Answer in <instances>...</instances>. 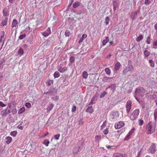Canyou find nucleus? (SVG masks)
<instances>
[{
    "label": "nucleus",
    "instance_id": "obj_1",
    "mask_svg": "<svg viewBox=\"0 0 157 157\" xmlns=\"http://www.w3.org/2000/svg\"><path fill=\"white\" fill-rule=\"evenodd\" d=\"M155 125L154 123L150 122L146 126V133L148 135L151 134L155 131Z\"/></svg>",
    "mask_w": 157,
    "mask_h": 157
},
{
    "label": "nucleus",
    "instance_id": "obj_2",
    "mask_svg": "<svg viewBox=\"0 0 157 157\" xmlns=\"http://www.w3.org/2000/svg\"><path fill=\"white\" fill-rule=\"evenodd\" d=\"M157 150V144L152 143L148 149V153L151 154L154 153Z\"/></svg>",
    "mask_w": 157,
    "mask_h": 157
},
{
    "label": "nucleus",
    "instance_id": "obj_3",
    "mask_svg": "<svg viewBox=\"0 0 157 157\" xmlns=\"http://www.w3.org/2000/svg\"><path fill=\"white\" fill-rule=\"evenodd\" d=\"M139 113L140 110L138 109L134 110L130 116V119L132 121L136 120L138 118Z\"/></svg>",
    "mask_w": 157,
    "mask_h": 157
},
{
    "label": "nucleus",
    "instance_id": "obj_4",
    "mask_svg": "<svg viewBox=\"0 0 157 157\" xmlns=\"http://www.w3.org/2000/svg\"><path fill=\"white\" fill-rule=\"evenodd\" d=\"M145 93V90L142 88H136L135 91V93L136 95H139L141 97L144 96Z\"/></svg>",
    "mask_w": 157,
    "mask_h": 157
},
{
    "label": "nucleus",
    "instance_id": "obj_5",
    "mask_svg": "<svg viewBox=\"0 0 157 157\" xmlns=\"http://www.w3.org/2000/svg\"><path fill=\"white\" fill-rule=\"evenodd\" d=\"M124 124L123 121H119L116 123L114 125V127L116 129H119L123 127Z\"/></svg>",
    "mask_w": 157,
    "mask_h": 157
},
{
    "label": "nucleus",
    "instance_id": "obj_6",
    "mask_svg": "<svg viewBox=\"0 0 157 157\" xmlns=\"http://www.w3.org/2000/svg\"><path fill=\"white\" fill-rule=\"evenodd\" d=\"M132 104V101L130 100H128L127 102L126 107V111L128 113H129L131 109Z\"/></svg>",
    "mask_w": 157,
    "mask_h": 157
},
{
    "label": "nucleus",
    "instance_id": "obj_7",
    "mask_svg": "<svg viewBox=\"0 0 157 157\" xmlns=\"http://www.w3.org/2000/svg\"><path fill=\"white\" fill-rule=\"evenodd\" d=\"M134 129L133 128L132 129L128 134L127 136H126L125 137L124 139V140H128L131 136L132 134L134 133Z\"/></svg>",
    "mask_w": 157,
    "mask_h": 157
},
{
    "label": "nucleus",
    "instance_id": "obj_8",
    "mask_svg": "<svg viewBox=\"0 0 157 157\" xmlns=\"http://www.w3.org/2000/svg\"><path fill=\"white\" fill-rule=\"evenodd\" d=\"M51 33L50 29L49 28H48L46 31L42 33V34L44 36L47 37Z\"/></svg>",
    "mask_w": 157,
    "mask_h": 157
},
{
    "label": "nucleus",
    "instance_id": "obj_9",
    "mask_svg": "<svg viewBox=\"0 0 157 157\" xmlns=\"http://www.w3.org/2000/svg\"><path fill=\"white\" fill-rule=\"evenodd\" d=\"M113 157H126V154L124 155L121 153H116L113 154Z\"/></svg>",
    "mask_w": 157,
    "mask_h": 157
},
{
    "label": "nucleus",
    "instance_id": "obj_10",
    "mask_svg": "<svg viewBox=\"0 0 157 157\" xmlns=\"http://www.w3.org/2000/svg\"><path fill=\"white\" fill-rule=\"evenodd\" d=\"M87 37V35L86 34H83L81 37L78 43L79 44H80L81 42H82Z\"/></svg>",
    "mask_w": 157,
    "mask_h": 157
},
{
    "label": "nucleus",
    "instance_id": "obj_11",
    "mask_svg": "<svg viewBox=\"0 0 157 157\" xmlns=\"http://www.w3.org/2000/svg\"><path fill=\"white\" fill-rule=\"evenodd\" d=\"M54 105L52 103H51L46 108V109L48 112H49L53 108Z\"/></svg>",
    "mask_w": 157,
    "mask_h": 157
},
{
    "label": "nucleus",
    "instance_id": "obj_12",
    "mask_svg": "<svg viewBox=\"0 0 157 157\" xmlns=\"http://www.w3.org/2000/svg\"><path fill=\"white\" fill-rule=\"evenodd\" d=\"M112 115L113 116V118L118 117L119 116V113L117 111H115L112 112Z\"/></svg>",
    "mask_w": 157,
    "mask_h": 157
},
{
    "label": "nucleus",
    "instance_id": "obj_13",
    "mask_svg": "<svg viewBox=\"0 0 157 157\" xmlns=\"http://www.w3.org/2000/svg\"><path fill=\"white\" fill-rule=\"evenodd\" d=\"M86 112H89L90 113H93V112H94V109L92 106H90L88 107L87 109L86 110Z\"/></svg>",
    "mask_w": 157,
    "mask_h": 157
},
{
    "label": "nucleus",
    "instance_id": "obj_14",
    "mask_svg": "<svg viewBox=\"0 0 157 157\" xmlns=\"http://www.w3.org/2000/svg\"><path fill=\"white\" fill-rule=\"evenodd\" d=\"M18 23V21L17 20L15 19H13L12 23V27L13 28L16 27Z\"/></svg>",
    "mask_w": 157,
    "mask_h": 157
},
{
    "label": "nucleus",
    "instance_id": "obj_15",
    "mask_svg": "<svg viewBox=\"0 0 157 157\" xmlns=\"http://www.w3.org/2000/svg\"><path fill=\"white\" fill-rule=\"evenodd\" d=\"M6 143L7 144H10L12 141V138L10 136H7L6 138Z\"/></svg>",
    "mask_w": 157,
    "mask_h": 157
},
{
    "label": "nucleus",
    "instance_id": "obj_16",
    "mask_svg": "<svg viewBox=\"0 0 157 157\" xmlns=\"http://www.w3.org/2000/svg\"><path fill=\"white\" fill-rule=\"evenodd\" d=\"M121 66V64L119 62H117L115 64L114 69L116 71L118 70Z\"/></svg>",
    "mask_w": 157,
    "mask_h": 157
},
{
    "label": "nucleus",
    "instance_id": "obj_17",
    "mask_svg": "<svg viewBox=\"0 0 157 157\" xmlns=\"http://www.w3.org/2000/svg\"><path fill=\"white\" fill-rule=\"evenodd\" d=\"M109 39L108 36H106L105 39L102 42V44L103 46L106 45V43L109 41Z\"/></svg>",
    "mask_w": 157,
    "mask_h": 157
},
{
    "label": "nucleus",
    "instance_id": "obj_18",
    "mask_svg": "<svg viewBox=\"0 0 157 157\" xmlns=\"http://www.w3.org/2000/svg\"><path fill=\"white\" fill-rule=\"evenodd\" d=\"M58 70L61 73H63L67 70V68L65 67H61L58 69Z\"/></svg>",
    "mask_w": 157,
    "mask_h": 157
},
{
    "label": "nucleus",
    "instance_id": "obj_19",
    "mask_svg": "<svg viewBox=\"0 0 157 157\" xmlns=\"http://www.w3.org/2000/svg\"><path fill=\"white\" fill-rule=\"evenodd\" d=\"M7 109H6L4 110H3L1 112V114L2 116L6 115H7L8 113H10V110H9L8 111V112H7Z\"/></svg>",
    "mask_w": 157,
    "mask_h": 157
},
{
    "label": "nucleus",
    "instance_id": "obj_20",
    "mask_svg": "<svg viewBox=\"0 0 157 157\" xmlns=\"http://www.w3.org/2000/svg\"><path fill=\"white\" fill-rule=\"evenodd\" d=\"M101 139V135H97L95 137V142L99 143V141Z\"/></svg>",
    "mask_w": 157,
    "mask_h": 157
},
{
    "label": "nucleus",
    "instance_id": "obj_21",
    "mask_svg": "<svg viewBox=\"0 0 157 157\" xmlns=\"http://www.w3.org/2000/svg\"><path fill=\"white\" fill-rule=\"evenodd\" d=\"M25 111V108L24 107H22L18 110V113L21 114L23 113Z\"/></svg>",
    "mask_w": 157,
    "mask_h": 157
},
{
    "label": "nucleus",
    "instance_id": "obj_22",
    "mask_svg": "<svg viewBox=\"0 0 157 157\" xmlns=\"http://www.w3.org/2000/svg\"><path fill=\"white\" fill-rule=\"evenodd\" d=\"M82 76L85 79L87 78L88 76L87 72L86 71H83L82 73Z\"/></svg>",
    "mask_w": 157,
    "mask_h": 157
},
{
    "label": "nucleus",
    "instance_id": "obj_23",
    "mask_svg": "<svg viewBox=\"0 0 157 157\" xmlns=\"http://www.w3.org/2000/svg\"><path fill=\"white\" fill-rule=\"evenodd\" d=\"M111 78L108 77L106 76H105L103 78L102 80L105 82H109V79Z\"/></svg>",
    "mask_w": 157,
    "mask_h": 157
},
{
    "label": "nucleus",
    "instance_id": "obj_24",
    "mask_svg": "<svg viewBox=\"0 0 157 157\" xmlns=\"http://www.w3.org/2000/svg\"><path fill=\"white\" fill-rule=\"evenodd\" d=\"M80 5V3L78 2H75L73 4V7L74 8H76L78 7Z\"/></svg>",
    "mask_w": 157,
    "mask_h": 157
},
{
    "label": "nucleus",
    "instance_id": "obj_25",
    "mask_svg": "<svg viewBox=\"0 0 157 157\" xmlns=\"http://www.w3.org/2000/svg\"><path fill=\"white\" fill-rule=\"evenodd\" d=\"M150 52L147 50H145L144 52V55L146 57H148L150 54Z\"/></svg>",
    "mask_w": 157,
    "mask_h": 157
},
{
    "label": "nucleus",
    "instance_id": "obj_26",
    "mask_svg": "<svg viewBox=\"0 0 157 157\" xmlns=\"http://www.w3.org/2000/svg\"><path fill=\"white\" fill-rule=\"evenodd\" d=\"M138 124L140 126H142L144 123V121L142 119H139L138 121Z\"/></svg>",
    "mask_w": 157,
    "mask_h": 157
},
{
    "label": "nucleus",
    "instance_id": "obj_27",
    "mask_svg": "<svg viewBox=\"0 0 157 157\" xmlns=\"http://www.w3.org/2000/svg\"><path fill=\"white\" fill-rule=\"evenodd\" d=\"M49 143V141L48 140L46 139L44 140L43 144L45 145L46 147H47L48 146Z\"/></svg>",
    "mask_w": 157,
    "mask_h": 157
},
{
    "label": "nucleus",
    "instance_id": "obj_28",
    "mask_svg": "<svg viewBox=\"0 0 157 157\" xmlns=\"http://www.w3.org/2000/svg\"><path fill=\"white\" fill-rule=\"evenodd\" d=\"M105 71L106 74L108 75H110L111 73L110 70L109 68L106 67L105 68Z\"/></svg>",
    "mask_w": 157,
    "mask_h": 157
},
{
    "label": "nucleus",
    "instance_id": "obj_29",
    "mask_svg": "<svg viewBox=\"0 0 157 157\" xmlns=\"http://www.w3.org/2000/svg\"><path fill=\"white\" fill-rule=\"evenodd\" d=\"M149 63L150 64V66L151 67H153L155 66V63L152 60H149Z\"/></svg>",
    "mask_w": 157,
    "mask_h": 157
},
{
    "label": "nucleus",
    "instance_id": "obj_30",
    "mask_svg": "<svg viewBox=\"0 0 157 157\" xmlns=\"http://www.w3.org/2000/svg\"><path fill=\"white\" fill-rule=\"evenodd\" d=\"M54 76L55 78H57L59 77L60 76V74L57 71H56L54 74Z\"/></svg>",
    "mask_w": 157,
    "mask_h": 157
},
{
    "label": "nucleus",
    "instance_id": "obj_31",
    "mask_svg": "<svg viewBox=\"0 0 157 157\" xmlns=\"http://www.w3.org/2000/svg\"><path fill=\"white\" fill-rule=\"evenodd\" d=\"M143 37L142 35H140L136 39V40L137 42H139L142 40Z\"/></svg>",
    "mask_w": 157,
    "mask_h": 157
},
{
    "label": "nucleus",
    "instance_id": "obj_32",
    "mask_svg": "<svg viewBox=\"0 0 157 157\" xmlns=\"http://www.w3.org/2000/svg\"><path fill=\"white\" fill-rule=\"evenodd\" d=\"M17 134V132L16 131H13V132H10V135L11 136H15Z\"/></svg>",
    "mask_w": 157,
    "mask_h": 157
},
{
    "label": "nucleus",
    "instance_id": "obj_33",
    "mask_svg": "<svg viewBox=\"0 0 157 157\" xmlns=\"http://www.w3.org/2000/svg\"><path fill=\"white\" fill-rule=\"evenodd\" d=\"M18 53L21 56L24 53V51L23 49L21 48H20L18 52Z\"/></svg>",
    "mask_w": 157,
    "mask_h": 157
},
{
    "label": "nucleus",
    "instance_id": "obj_34",
    "mask_svg": "<svg viewBox=\"0 0 157 157\" xmlns=\"http://www.w3.org/2000/svg\"><path fill=\"white\" fill-rule=\"evenodd\" d=\"M105 23L106 25H108L109 23V21L110 19L108 17H106L105 18Z\"/></svg>",
    "mask_w": 157,
    "mask_h": 157
},
{
    "label": "nucleus",
    "instance_id": "obj_35",
    "mask_svg": "<svg viewBox=\"0 0 157 157\" xmlns=\"http://www.w3.org/2000/svg\"><path fill=\"white\" fill-rule=\"evenodd\" d=\"M7 24V21L6 20L3 21L1 23V26H4L6 25Z\"/></svg>",
    "mask_w": 157,
    "mask_h": 157
},
{
    "label": "nucleus",
    "instance_id": "obj_36",
    "mask_svg": "<svg viewBox=\"0 0 157 157\" xmlns=\"http://www.w3.org/2000/svg\"><path fill=\"white\" fill-rule=\"evenodd\" d=\"M152 2V0H145L144 3L147 5L149 4Z\"/></svg>",
    "mask_w": 157,
    "mask_h": 157
},
{
    "label": "nucleus",
    "instance_id": "obj_37",
    "mask_svg": "<svg viewBox=\"0 0 157 157\" xmlns=\"http://www.w3.org/2000/svg\"><path fill=\"white\" fill-rule=\"evenodd\" d=\"M60 136V134H56L54 136V138L56 140H58L59 139V138Z\"/></svg>",
    "mask_w": 157,
    "mask_h": 157
},
{
    "label": "nucleus",
    "instance_id": "obj_38",
    "mask_svg": "<svg viewBox=\"0 0 157 157\" xmlns=\"http://www.w3.org/2000/svg\"><path fill=\"white\" fill-rule=\"evenodd\" d=\"M53 82V80H49L47 82V85L48 86L51 85L52 84Z\"/></svg>",
    "mask_w": 157,
    "mask_h": 157
},
{
    "label": "nucleus",
    "instance_id": "obj_39",
    "mask_svg": "<svg viewBox=\"0 0 157 157\" xmlns=\"http://www.w3.org/2000/svg\"><path fill=\"white\" fill-rule=\"evenodd\" d=\"M75 57L73 56H71L70 58V62L71 63H73L75 62Z\"/></svg>",
    "mask_w": 157,
    "mask_h": 157
},
{
    "label": "nucleus",
    "instance_id": "obj_40",
    "mask_svg": "<svg viewBox=\"0 0 157 157\" xmlns=\"http://www.w3.org/2000/svg\"><path fill=\"white\" fill-rule=\"evenodd\" d=\"M25 106L27 108H30L31 107V104L29 102H27L25 104Z\"/></svg>",
    "mask_w": 157,
    "mask_h": 157
},
{
    "label": "nucleus",
    "instance_id": "obj_41",
    "mask_svg": "<svg viewBox=\"0 0 157 157\" xmlns=\"http://www.w3.org/2000/svg\"><path fill=\"white\" fill-rule=\"evenodd\" d=\"M41 14V12L40 10H38L35 12V14L36 16H39Z\"/></svg>",
    "mask_w": 157,
    "mask_h": 157
},
{
    "label": "nucleus",
    "instance_id": "obj_42",
    "mask_svg": "<svg viewBox=\"0 0 157 157\" xmlns=\"http://www.w3.org/2000/svg\"><path fill=\"white\" fill-rule=\"evenodd\" d=\"M154 115L155 119L157 120V108L155 110Z\"/></svg>",
    "mask_w": 157,
    "mask_h": 157
},
{
    "label": "nucleus",
    "instance_id": "obj_43",
    "mask_svg": "<svg viewBox=\"0 0 157 157\" xmlns=\"http://www.w3.org/2000/svg\"><path fill=\"white\" fill-rule=\"evenodd\" d=\"M106 92L104 91L100 96V98H102L104 97L105 95L106 94Z\"/></svg>",
    "mask_w": 157,
    "mask_h": 157
},
{
    "label": "nucleus",
    "instance_id": "obj_44",
    "mask_svg": "<svg viewBox=\"0 0 157 157\" xmlns=\"http://www.w3.org/2000/svg\"><path fill=\"white\" fill-rule=\"evenodd\" d=\"M52 99L55 101L59 99V97L57 96H55L52 97Z\"/></svg>",
    "mask_w": 157,
    "mask_h": 157
},
{
    "label": "nucleus",
    "instance_id": "obj_45",
    "mask_svg": "<svg viewBox=\"0 0 157 157\" xmlns=\"http://www.w3.org/2000/svg\"><path fill=\"white\" fill-rule=\"evenodd\" d=\"M49 134V133L48 132H47L46 133L42 135L40 137L41 138H43L45 137L46 136L48 135Z\"/></svg>",
    "mask_w": 157,
    "mask_h": 157
},
{
    "label": "nucleus",
    "instance_id": "obj_46",
    "mask_svg": "<svg viewBox=\"0 0 157 157\" xmlns=\"http://www.w3.org/2000/svg\"><path fill=\"white\" fill-rule=\"evenodd\" d=\"M26 36V35L24 34L21 35H20L19 37V38L20 39H22L24 38Z\"/></svg>",
    "mask_w": 157,
    "mask_h": 157
},
{
    "label": "nucleus",
    "instance_id": "obj_47",
    "mask_svg": "<svg viewBox=\"0 0 157 157\" xmlns=\"http://www.w3.org/2000/svg\"><path fill=\"white\" fill-rule=\"evenodd\" d=\"M108 132L109 131L107 128H106V129H105L103 131V132L105 135L107 134L108 133Z\"/></svg>",
    "mask_w": 157,
    "mask_h": 157
},
{
    "label": "nucleus",
    "instance_id": "obj_48",
    "mask_svg": "<svg viewBox=\"0 0 157 157\" xmlns=\"http://www.w3.org/2000/svg\"><path fill=\"white\" fill-rule=\"evenodd\" d=\"M151 40H150V37L148 36L147 38V43L148 44H150Z\"/></svg>",
    "mask_w": 157,
    "mask_h": 157
},
{
    "label": "nucleus",
    "instance_id": "obj_49",
    "mask_svg": "<svg viewBox=\"0 0 157 157\" xmlns=\"http://www.w3.org/2000/svg\"><path fill=\"white\" fill-rule=\"evenodd\" d=\"M138 12L137 11H135L133 13L134 16V17L132 18V20L135 19V18H136V16H137V15Z\"/></svg>",
    "mask_w": 157,
    "mask_h": 157
},
{
    "label": "nucleus",
    "instance_id": "obj_50",
    "mask_svg": "<svg viewBox=\"0 0 157 157\" xmlns=\"http://www.w3.org/2000/svg\"><path fill=\"white\" fill-rule=\"evenodd\" d=\"M76 109V107L75 106H73L72 109V112H75Z\"/></svg>",
    "mask_w": 157,
    "mask_h": 157
},
{
    "label": "nucleus",
    "instance_id": "obj_51",
    "mask_svg": "<svg viewBox=\"0 0 157 157\" xmlns=\"http://www.w3.org/2000/svg\"><path fill=\"white\" fill-rule=\"evenodd\" d=\"M0 105L2 107H4L6 106V105L2 102L0 101Z\"/></svg>",
    "mask_w": 157,
    "mask_h": 157
},
{
    "label": "nucleus",
    "instance_id": "obj_52",
    "mask_svg": "<svg viewBox=\"0 0 157 157\" xmlns=\"http://www.w3.org/2000/svg\"><path fill=\"white\" fill-rule=\"evenodd\" d=\"M17 109H16L15 108V109H13L12 110V113L13 114H16L17 113Z\"/></svg>",
    "mask_w": 157,
    "mask_h": 157
},
{
    "label": "nucleus",
    "instance_id": "obj_53",
    "mask_svg": "<svg viewBox=\"0 0 157 157\" xmlns=\"http://www.w3.org/2000/svg\"><path fill=\"white\" fill-rule=\"evenodd\" d=\"M114 147L113 146H110V145H108L106 146V147L108 149H112V147Z\"/></svg>",
    "mask_w": 157,
    "mask_h": 157
},
{
    "label": "nucleus",
    "instance_id": "obj_54",
    "mask_svg": "<svg viewBox=\"0 0 157 157\" xmlns=\"http://www.w3.org/2000/svg\"><path fill=\"white\" fill-rule=\"evenodd\" d=\"M65 35L66 36H69V32L66 31L65 33Z\"/></svg>",
    "mask_w": 157,
    "mask_h": 157
},
{
    "label": "nucleus",
    "instance_id": "obj_55",
    "mask_svg": "<svg viewBox=\"0 0 157 157\" xmlns=\"http://www.w3.org/2000/svg\"><path fill=\"white\" fill-rule=\"evenodd\" d=\"M3 13L4 15H6V14L7 13L6 10H5V9H4L3 11Z\"/></svg>",
    "mask_w": 157,
    "mask_h": 157
},
{
    "label": "nucleus",
    "instance_id": "obj_56",
    "mask_svg": "<svg viewBox=\"0 0 157 157\" xmlns=\"http://www.w3.org/2000/svg\"><path fill=\"white\" fill-rule=\"evenodd\" d=\"M78 124L79 125H82L83 123V122L82 120H79L78 121Z\"/></svg>",
    "mask_w": 157,
    "mask_h": 157
},
{
    "label": "nucleus",
    "instance_id": "obj_57",
    "mask_svg": "<svg viewBox=\"0 0 157 157\" xmlns=\"http://www.w3.org/2000/svg\"><path fill=\"white\" fill-rule=\"evenodd\" d=\"M153 45L155 46H157V40L154 42Z\"/></svg>",
    "mask_w": 157,
    "mask_h": 157
},
{
    "label": "nucleus",
    "instance_id": "obj_58",
    "mask_svg": "<svg viewBox=\"0 0 157 157\" xmlns=\"http://www.w3.org/2000/svg\"><path fill=\"white\" fill-rule=\"evenodd\" d=\"M16 0H9L10 3H12Z\"/></svg>",
    "mask_w": 157,
    "mask_h": 157
},
{
    "label": "nucleus",
    "instance_id": "obj_59",
    "mask_svg": "<svg viewBox=\"0 0 157 157\" xmlns=\"http://www.w3.org/2000/svg\"><path fill=\"white\" fill-rule=\"evenodd\" d=\"M4 37V34L2 35L0 37V42H1L2 39Z\"/></svg>",
    "mask_w": 157,
    "mask_h": 157
},
{
    "label": "nucleus",
    "instance_id": "obj_60",
    "mask_svg": "<svg viewBox=\"0 0 157 157\" xmlns=\"http://www.w3.org/2000/svg\"><path fill=\"white\" fill-rule=\"evenodd\" d=\"M116 6L115 5H114L113 9V10L114 11L116 10Z\"/></svg>",
    "mask_w": 157,
    "mask_h": 157
},
{
    "label": "nucleus",
    "instance_id": "obj_61",
    "mask_svg": "<svg viewBox=\"0 0 157 157\" xmlns=\"http://www.w3.org/2000/svg\"><path fill=\"white\" fill-rule=\"evenodd\" d=\"M154 27L156 30H157V23H156L154 25Z\"/></svg>",
    "mask_w": 157,
    "mask_h": 157
},
{
    "label": "nucleus",
    "instance_id": "obj_62",
    "mask_svg": "<svg viewBox=\"0 0 157 157\" xmlns=\"http://www.w3.org/2000/svg\"><path fill=\"white\" fill-rule=\"evenodd\" d=\"M11 104H9L8 105L7 108H10L11 107Z\"/></svg>",
    "mask_w": 157,
    "mask_h": 157
},
{
    "label": "nucleus",
    "instance_id": "obj_63",
    "mask_svg": "<svg viewBox=\"0 0 157 157\" xmlns=\"http://www.w3.org/2000/svg\"><path fill=\"white\" fill-rule=\"evenodd\" d=\"M111 56H112V55L110 53V54H109V55L108 56V57L110 58Z\"/></svg>",
    "mask_w": 157,
    "mask_h": 157
},
{
    "label": "nucleus",
    "instance_id": "obj_64",
    "mask_svg": "<svg viewBox=\"0 0 157 157\" xmlns=\"http://www.w3.org/2000/svg\"><path fill=\"white\" fill-rule=\"evenodd\" d=\"M155 102L156 105H157V99L155 100Z\"/></svg>",
    "mask_w": 157,
    "mask_h": 157
}]
</instances>
